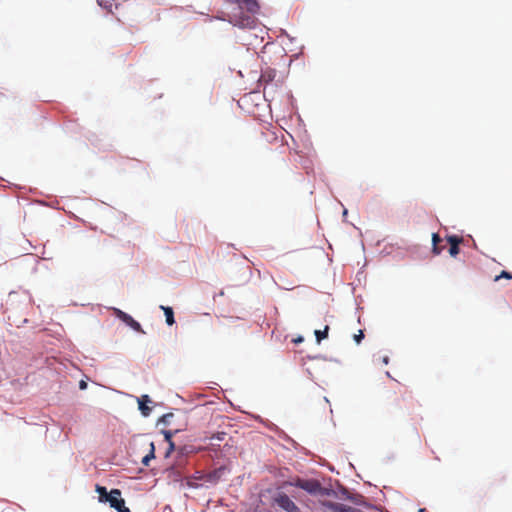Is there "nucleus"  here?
<instances>
[{"label":"nucleus","mask_w":512,"mask_h":512,"mask_svg":"<svg viewBox=\"0 0 512 512\" xmlns=\"http://www.w3.org/2000/svg\"><path fill=\"white\" fill-rule=\"evenodd\" d=\"M234 13H224L222 12L221 16H218L219 19L223 21H228L234 26H238L240 28L252 27L254 24V18L243 12L242 7L238 6L235 8Z\"/></svg>","instance_id":"1"},{"label":"nucleus","mask_w":512,"mask_h":512,"mask_svg":"<svg viewBox=\"0 0 512 512\" xmlns=\"http://www.w3.org/2000/svg\"><path fill=\"white\" fill-rule=\"evenodd\" d=\"M292 485L307 491L310 494L321 493L323 488L318 480H304L298 478Z\"/></svg>","instance_id":"2"},{"label":"nucleus","mask_w":512,"mask_h":512,"mask_svg":"<svg viewBox=\"0 0 512 512\" xmlns=\"http://www.w3.org/2000/svg\"><path fill=\"white\" fill-rule=\"evenodd\" d=\"M274 502L286 512H300L297 505L291 500V498L285 493H279L275 498Z\"/></svg>","instance_id":"3"},{"label":"nucleus","mask_w":512,"mask_h":512,"mask_svg":"<svg viewBox=\"0 0 512 512\" xmlns=\"http://www.w3.org/2000/svg\"><path fill=\"white\" fill-rule=\"evenodd\" d=\"M113 311H114V315L118 319L123 321L126 325L131 327L133 330H135L137 332L144 333V331L141 328V325L136 320H134L129 314L123 312L122 310H120L118 308H114Z\"/></svg>","instance_id":"4"},{"label":"nucleus","mask_w":512,"mask_h":512,"mask_svg":"<svg viewBox=\"0 0 512 512\" xmlns=\"http://www.w3.org/2000/svg\"><path fill=\"white\" fill-rule=\"evenodd\" d=\"M120 497L121 491L119 489H112L109 492V496L106 502H108L112 508L117 510L118 508L122 507V504H125L124 499Z\"/></svg>","instance_id":"5"},{"label":"nucleus","mask_w":512,"mask_h":512,"mask_svg":"<svg viewBox=\"0 0 512 512\" xmlns=\"http://www.w3.org/2000/svg\"><path fill=\"white\" fill-rule=\"evenodd\" d=\"M447 242L450 245L449 254L456 257L459 254V245L463 242V238L457 235L447 236Z\"/></svg>","instance_id":"6"},{"label":"nucleus","mask_w":512,"mask_h":512,"mask_svg":"<svg viewBox=\"0 0 512 512\" xmlns=\"http://www.w3.org/2000/svg\"><path fill=\"white\" fill-rule=\"evenodd\" d=\"M325 512H347V505L342 503L326 501L322 503Z\"/></svg>","instance_id":"7"},{"label":"nucleus","mask_w":512,"mask_h":512,"mask_svg":"<svg viewBox=\"0 0 512 512\" xmlns=\"http://www.w3.org/2000/svg\"><path fill=\"white\" fill-rule=\"evenodd\" d=\"M148 403H151V399L148 395H142L138 398L139 410L145 417L149 416L151 413V408L147 405Z\"/></svg>","instance_id":"8"},{"label":"nucleus","mask_w":512,"mask_h":512,"mask_svg":"<svg viewBox=\"0 0 512 512\" xmlns=\"http://www.w3.org/2000/svg\"><path fill=\"white\" fill-rule=\"evenodd\" d=\"M442 242V238L437 234H432V252L435 255H439L444 249L445 246L440 245Z\"/></svg>","instance_id":"9"},{"label":"nucleus","mask_w":512,"mask_h":512,"mask_svg":"<svg viewBox=\"0 0 512 512\" xmlns=\"http://www.w3.org/2000/svg\"><path fill=\"white\" fill-rule=\"evenodd\" d=\"M275 76H276V71L269 69V70L264 71L261 74L259 81L269 83V82L273 81Z\"/></svg>","instance_id":"10"},{"label":"nucleus","mask_w":512,"mask_h":512,"mask_svg":"<svg viewBox=\"0 0 512 512\" xmlns=\"http://www.w3.org/2000/svg\"><path fill=\"white\" fill-rule=\"evenodd\" d=\"M161 309L164 311L166 323L170 326L173 325L175 323L173 309L165 306H161Z\"/></svg>","instance_id":"11"},{"label":"nucleus","mask_w":512,"mask_h":512,"mask_svg":"<svg viewBox=\"0 0 512 512\" xmlns=\"http://www.w3.org/2000/svg\"><path fill=\"white\" fill-rule=\"evenodd\" d=\"M150 451L149 453L142 458V464L145 466L149 465V462L155 458V446L153 442L149 443Z\"/></svg>","instance_id":"12"},{"label":"nucleus","mask_w":512,"mask_h":512,"mask_svg":"<svg viewBox=\"0 0 512 512\" xmlns=\"http://www.w3.org/2000/svg\"><path fill=\"white\" fill-rule=\"evenodd\" d=\"M95 490L99 495V501L105 503L109 496L106 488L97 484Z\"/></svg>","instance_id":"13"},{"label":"nucleus","mask_w":512,"mask_h":512,"mask_svg":"<svg viewBox=\"0 0 512 512\" xmlns=\"http://www.w3.org/2000/svg\"><path fill=\"white\" fill-rule=\"evenodd\" d=\"M329 326L326 325L323 330H315L314 334L317 340V343H320L322 340L328 337Z\"/></svg>","instance_id":"14"},{"label":"nucleus","mask_w":512,"mask_h":512,"mask_svg":"<svg viewBox=\"0 0 512 512\" xmlns=\"http://www.w3.org/2000/svg\"><path fill=\"white\" fill-rule=\"evenodd\" d=\"M501 278L512 279V273L507 272V271H502L499 275H497V276L494 278V281H495V282H497V281H499Z\"/></svg>","instance_id":"15"},{"label":"nucleus","mask_w":512,"mask_h":512,"mask_svg":"<svg viewBox=\"0 0 512 512\" xmlns=\"http://www.w3.org/2000/svg\"><path fill=\"white\" fill-rule=\"evenodd\" d=\"M364 338V333L362 330H359L357 334L354 335V340L357 344L361 342V340Z\"/></svg>","instance_id":"16"},{"label":"nucleus","mask_w":512,"mask_h":512,"mask_svg":"<svg viewBox=\"0 0 512 512\" xmlns=\"http://www.w3.org/2000/svg\"><path fill=\"white\" fill-rule=\"evenodd\" d=\"M99 4L105 8H111L112 7V3L110 2V0H98Z\"/></svg>","instance_id":"17"},{"label":"nucleus","mask_w":512,"mask_h":512,"mask_svg":"<svg viewBox=\"0 0 512 512\" xmlns=\"http://www.w3.org/2000/svg\"><path fill=\"white\" fill-rule=\"evenodd\" d=\"M224 471H225V468H224V467H221V468H219V469L215 470V471L213 472V474H212V475H210V476H211V477L213 476V477H215V478H219V477L221 476V474H222Z\"/></svg>","instance_id":"18"},{"label":"nucleus","mask_w":512,"mask_h":512,"mask_svg":"<svg viewBox=\"0 0 512 512\" xmlns=\"http://www.w3.org/2000/svg\"><path fill=\"white\" fill-rule=\"evenodd\" d=\"M164 435H165V440H166L167 442L172 441V439H171V438H172V432H170V431H166V432L164 433Z\"/></svg>","instance_id":"19"},{"label":"nucleus","mask_w":512,"mask_h":512,"mask_svg":"<svg viewBox=\"0 0 512 512\" xmlns=\"http://www.w3.org/2000/svg\"><path fill=\"white\" fill-rule=\"evenodd\" d=\"M118 512H130L129 508L125 506V504H122V507L117 509Z\"/></svg>","instance_id":"20"},{"label":"nucleus","mask_w":512,"mask_h":512,"mask_svg":"<svg viewBox=\"0 0 512 512\" xmlns=\"http://www.w3.org/2000/svg\"><path fill=\"white\" fill-rule=\"evenodd\" d=\"M168 443H169V449H168V451H167V456L169 455V453H170L171 451H173V450H174V443H173V441H170V442H168Z\"/></svg>","instance_id":"21"},{"label":"nucleus","mask_w":512,"mask_h":512,"mask_svg":"<svg viewBox=\"0 0 512 512\" xmlns=\"http://www.w3.org/2000/svg\"><path fill=\"white\" fill-rule=\"evenodd\" d=\"M79 387H80V389H85L87 387L86 382L81 381L80 384H79Z\"/></svg>","instance_id":"22"},{"label":"nucleus","mask_w":512,"mask_h":512,"mask_svg":"<svg viewBox=\"0 0 512 512\" xmlns=\"http://www.w3.org/2000/svg\"><path fill=\"white\" fill-rule=\"evenodd\" d=\"M303 341V338L302 337H298L294 340L295 343H300Z\"/></svg>","instance_id":"23"},{"label":"nucleus","mask_w":512,"mask_h":512,"mask_svg":"<svg viewBox=\"0 0 512 512\" xmlns=\"http://www.w3.org/2000/svg\"><path fill=\"white\" fill-rule=\"evenodd\" d=\"M388 360H389V359H388V357H387V356L383 358V362H384L385 364H387V363H388Z\"/></svg>","instance_id":"24"},{"label":"nucleus","mask_w":512,"mask_h":512,"mask_svg":"<svg viewBox=\"0 0 512 512\" xmlns=\"http://www.w3.org/2000/svg\"><path fill=\"white\" fill-rule=\"evenodd\" d=\"M169 416H172V414H167V415H164V418H167Z\"/></svg>","instance_id":"25"},{"label":"nucleus","mask_w":512,"mask_h":512,"mask_svg":"<svg viewBox=\"0 0 512 512\" xmlns=\"http://www.w3.org/2000/svg\"><path fill=\"white\" fill-rule=\"evenodd\" d=\"M418 512H424V509H419V511H418Z\"/></svg>","instance_id":"26"}]
</instances>
